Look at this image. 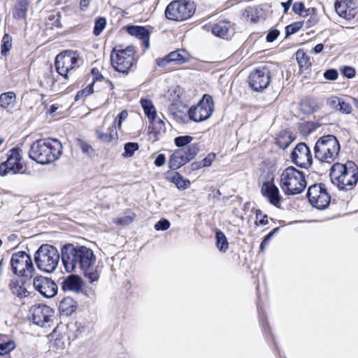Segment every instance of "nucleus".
I'll use <instances>...</instances> for the list:
<instances>
[{"instance_id": "32", "label": "nucleus", "mask_w": 358, "mask_h": 358, "mask_svg": "<svg viewBox=\"0 0 358 358\" xmlns=\"http://www.w3.org/2000/svg\"><path fill=\"white\" fill-rule=\"evenodd\" d=\"M330 103L331 105L335 106V108L343 113L350 114L352 112L351 105L342 99L333 97L330 100Z\"/></svg>"}, {"instance_id": "24", "label": "nucleus", "mask_w": 358, "mask_h": 358, "mask_svg": "<svg viewBox=\"0 0 358 358\" xmlns=\"http://www.w3.org/2000/svg\"><path fill=\"white\" fill-rule=\"evenodd\" d=\"M187 162H189L183 155V150H178L171 155L169 166L172 170H177Z\"/></svg>"}, {"instance_id": "56", "label": "nucleus", "mask_w": 358, "mask_h": 358, "mask_svg": "<svg viewBox=\"0 0 358 358\" xmlns=\"http://www.w3.org/2000/svg\"><path fill=\"white\" fill-rule=\"evenodd\" d=\"M343 72L345 76L348 78H352L355 76V70L352 67L345 66Z\"/></svg>"}, {"instance_id": "63", "label": "nucleus", "mask_w": 358, "mask_h": 358, "mask_svg": "<svg viewBox=\"0 0 358 358\" xmlns=\"http://www.w3.org/2000/svg\"><path fill=\"white\" fill-rule=\"evenodd\" d=\"M268 243H264V239L262 241L260 245V249L262 251L264 250L265 246L267 245Z\"/></svg>"}, {"instance_id": "30", "label": "nucleus", "mask_w": 358, "mask_h": 358, "mask_svg": "<svg viewBox=\"0 0 358 358\" xmlns=\"http://www.w3.org/2000/svg\"><path fill=\"white\" fill-rule=\"evenodd\" d=\"M29 0H17L13 12V17L17 19L25 17Z\"/></svg>"}, {"instance_id": "31", "label": "nucleus", "mask_w": 358, "mask_h": 358, "mask_svg": "<svg viewBox=\"0 0 358 358\" xmlns=\"http://www.w3.org/2000/svg\"><path fill=\"white\" fill-rule=\"evenodd\" d=\"M16 101V95L13 92L3 93L0 95V106L5 109L13 107Z\"/></svg>"}, {"instance_id": "60", "label": "nucleus", "mask_w": 358, "mask_h": 358, "mask_svg": "<svg viewBox=\"0 0 358 358\" xmlns=\"http://www.w3.org/2000/svg\"><path fill=\"white\" fill-rule=\"evenodd\" d=\"M278 228L273 229L271 232H269L264 238V243H268L272 236L278 231Z\"/></svg>"}, {"instance_id": "19", "label": "nucleus", "mask_w": 358, "mask_h": 358, "mask_svg": "<svg viewBox=\"0 0 358 358\" xmlns=\"http://www.w3.org/2000/svg\"><path fill=\"white\" fill-rule=\"evenodd\" d=\"M261 192L268 201L273 206L279 207L282 201V196L277 186L273 182H265L262 184Z\"/></svg>"}, {"instance_id": "58", "label": "nucleus", "mask_w": 358, "mask_h": 358, "mask_svg": "<svg viewBox=\"0 0 358 358\" xmlns=\"http://www.w3.org/2000/svg\"><path fill=\"white\" fill-rule=\"evenodd\" d=\"M324 50V45L322 43L317 44L311 50L310 53L319 54Z\"/></svg>"}, {"instance_id": "41", "label": "nucleus", "mask_w": 358, "mask_h": 358, "mask_svg": "<svg viewBox=\"0 0 358 358\" xmlns=\"http://www.w3.org/2000/svg\"><path fill=\"white\" fill-rule=\"evenodd\" d=\"M15 348V343L13 340H8L0 343V355H4Z\"/></svg>"}, {"instance_id": "9", "label": "nucleus", "mask_w": 358, "mask_h": 358, "mask_svg": "<svg viewBox=\"0 0 358 358\" xmlns=\"http://www.w3.org/2000/svg\"><path fill=\"white\" fill-rule=\"evenodd\" d=\"M13 272L27 279L32 278L35 268L30 256L25 252H18L13 254L10 259Z\"/></svg>"}, {"instance_id": "11", "label": "nucleus", "mask_w": 358, "mask_h": 358, "mask_svg": "<svg viewBox=\"0 0 358 358\" xmlns=\"http://www.w3.org/2000/svg\"><path fill=\"white\" fill-rule=\"evenodd\" d=\"M307 196L310 203L317 209H324L330 203V195L321 183L311 185L308 188Z\"/></svg>"}, {"instance_id": "42", "label": "nucleus", "mask_w": 358, "mask_h": 358, "mask_svg": "<svg viewBox=\"0 0 358 358\" xmlns=\"http://www.w3.org/2000/svg\"><path fill=\"white\" fill-rule=\"evenodd\" d=\"M193 141V137L185 135V136H180L174 139L175 145L178 148L185 147L191 143Z\"/></svg>"}, {"instance_id": "52", "label": "nucleus", "mask_w": 358, "mask_h": 358, "mask_svg": "<svg viewBox=\"0 0 358 358\" xmlns=\"http://www.w3.org/2000/svg\"><path fill=\"white\" fill-rule=\"evenodd\" d=\"M256 224L260 225H265L268 223L267 215H262L260 210H256Z\"/></svg>"}, {"instance_id": "59", "label": "nucleus", "mask_w": 358, "mask_h": 358, "mask_svg": "<svg viewBox=\"0 0 358 358\" xmlns=\"http://www.w3.org/2000/svg\"><path fill=\"white\" fill-rule=\"evenodd\" d=\"M292 0H287V2H282L281 5L282 8H284V13H286L287 10H289L291 4H292Z\"/></svg>"}, {"instance_id": "12", "label": "nucleus", "mask_w": 358, "mask_h": 358, "mask_svg": "<svg viewBox=\"0 0 358 358\" xmlns=\"http://www.w3.org/2000/svg\"><path fill=\"white\" fill-rule=\"evenodd\" d=\"M30 311L35 324L45 328L50 327L55 314L52 308L46 305L38 304L32 306Z\"/></svg>"}, {"instance_id": "15", "label": "nucleus", "mask_w": 358, "mask_h": 358, "mask_svg": "<svg viewBox=\"0 0 358 358\" xmlns=\"http://www.w3.org/2000/svg\"><path fill=\"white\" fill-rule=\"evenodd\" d=\"M117 120L113 116L107 115L103 124L96 129L99 139L103 143H110L117 139Z\"/></svg>"}, {"instance_id": "54", "label": "nucleus", "mask_w": 358, "mask_h": 358, "mask_svg": "<svg viewBox=\"0 0 358 358\" xmlns=\"http://www.w3.org/2000/svg\"><path fill=\"white\" fill-rule=\"evenodd\" d=\"M279 34L280 32L276 29L270 31L266 36L267 42L271 43L274 41L278 37Z\"/></svg>"}, {"instance_id": "53", "label": "nucleus", "mask_w": 358, "mask_h": 358, "mask_svg": "<svg viewBox=\"0 0 358 358\" xmlns=\"http://www.w3.org/2000/svg\"><path fill=\"white\" fill-rule=\"evenodd\" d=\"M338 76V72L335 69H328L324 73V77L329 80H335Z\"/></svg>"}, {"instance_id": "51", "label": "nucleus", "mask_w": 358, "mask_h": 358, "mask_svg": "<svg viewBox=\"0 0 358 358\" xmlns=\"http://www.w3.org/2000/svg\"><path fill=\"white\" fill-rule=\"evenodd\" d=\"M170 227V222L169 220L163 219L157 222L155 225V229L157 231L167 230Z\"/></svg>"}, {"instance_id": "49", "label": "nucleus", "mask_w": 358, "mask_h": 358, "mask_svg": "<svg viewBox=\"0 0 358 358\" xmlns=\"http://www.w3.org/2000/svg\"><path fill=\"white\" fill-rule=\"evenodd\" d=\"M78 145L80 148V149L82 150L83 153H85L89 155H91L93 154L94 150L92 148V146L90 145H89L87 143H86L83 141L79 140Z\"/></svg>"}, {"instance_id": "6", "label": "nucleus", "mask_w": 358, "mask_h": 358, "mask_svg": "<svg viewBox=\"0 0 358 358\" xmlns=\"http://www.w3.org/2000/svg\"><path fill=\"white\" fill-rule=\"evenodd\" d=\"M58 250L49 244H43L34 255V260L39 270L45 273H52L59 262Z\"/></svg>"}, {"instance_id": "39", "label": "nucleus", "mask_w": 358, "mask_h": 358, "mask_svg": "<svg viewBox=\"0 0 358 358\" xmlns=\"http://www.w3.org/2000/svg\"><path fill=\"white\" fill-rule=\"evenodd\" d=\"M215 159V153H209L202 161L192 164L194 169L210 166Z\"/></svg>"}, {"instance_id": "3", "label": "nucleus", "mask_w": 358, "mask_h": 358, "mask_svg": "<svg viewBox=\"0 0 358 358\" xmlns=\"http://www.w3.org/2000/svg\"><path fill=\"white\" fill-rule=\"evenodd\" d=\"M331 182L339 189H348L354 187L358 180V167L351 161L346 164L335 163L329 173Z\"/></svg>"}, {"instance_id": "4", "label": "nucleus", "mask_w": 358, "mask_h": 358, "mask_svg": "<svg viewBox=\"0 0 358 358\" xmlns=\"http://www.w3.org/2000/svg\"><path fill=\"white\" fill-rule=\"evenodd\" d=\"M280 185L286 195L301 194L306 187L305 173L294 166H289L280 174Z\"/></svg>"}, {"instance_id": "35", "label": "nucleus", "mask_w": 358, "mask_h": 358, "mask_svg": "<svg viewBox=\"0 0 358 358\" xmlns=\"http://www.w3.org/2000/svg\"><path fill=\"white\" fill-rule=\"evenodd\" d=\"M292 141L291 135L287 131H283L277 136L275 143L280 148L285 149L291 144Z\"/></svg>"}, {"instance_id": "45", "label": "nucleus", "mask_w": 358, "mask_h": 358, "mask_svg": "<svg viewBox=\"0 0 358 358\" xmlns=\"http://www.w3.org/2000/svg\"><path fill=\"white\" fill-rule=\"evenodd\" d=\"M138 148L139 145L137 143H127L124 145V152L123 155L125 157H130L134 155V152L136 151Z\"/></svg>"}, {"instance_id": "33", "label": "nucleus", "mask_w": 358, "mask_h": 358, "mask_svg": "<svg viewBox=\"0 0 358 358\" xmlns=\"http://www.w3.org/2000/svg\"><path fill=\"white\" fill-rule=\"evenodd\" d=\"M141 104L149 120L154 121L157 112L152 101L148 99H141Z\"/></svg>"}, {"instance_id": "29", "label": "nucleus", "mask_w": 358, "mask_h": 358, "mask_svg": "<svg viewBox=\"0 0 358 358\" xmlns=\"http://www.w3.org/2000/svg\"><path fill=\"white\" fill-rule=\"evenodd\" d=\"M230 24L227 22L220 21L212 27V33L219 37H227L229 35Z\"/></svg>"}, {"instance_id": "62", "label": "nucleus", "mask_w": 358, "mask_h": 358, "mask_svg": "<svg viewBox=\"0 0 358 358\" xmlns=\"http://www.w3.org/2000/svg\"><path fill=\"white\" fill-rule=\"evenodd\" d=\"M92 73L95 76L96 80H99V78H102L101 75H99V71L96 69H92Z\"/></svg>"}, {"instance_id": "5", "label": "nucleus", "mask_w": 358, "mask_h": 358, "mask_svg": "<svg viewBox=\"0 0 358 358\" xmlns=\"http://www.w3.org/2000/svg\"><path fill=\"white\" fill-rule=\"evenodd\" d=\"M340 150V143L334 136H324L315 145V157L319 161L330 164L338 158Z\"/></svg>"}, {"instance_id": "64", "label": "nucleus", "mask_w": 358, "mask_h": 358, "mask_svg": "<svg viewBox=\"0 0 358 358\" xmlns=\"http://www.w3.org/2000/svg\"><path fill=\"white\" fill-rule=\"evenodd\" d=\"M354 101L355 103L356 106L358 108V101L355 99H354Z\"/></svg>"}, {"instance_id": "48", "label": "nucleus", "mask_w": 358, "mask_h": 358, "mask_svg": "<svg viewBox=\"0 0 358 358\" xmlns=\"http://www.w3.org/2000/svg\"><path fill=\"white\" fill-rule=\"evenodd\" d=\"M292 10L296 14H299L300 15H305L307 14L304 4L302 2H295L292 6Z\"/></svg>"}, {"instance_id": "14", "label": "nucleus", "mask_w": 358, "mask_h": 358, "mask_svg": "<svg viewBox=\"0 0 358 358\" xmlns=\"http://www.w3.org/2000/svg\"><path fill=\"white\" fill-rule=\"evenodd\" d=\"M21 159L20 149L13 148L10 150L7 160L0 164V174L6 176L10 172L14 174L22 173L24 166Z\"/></svg>"}, {"instance_id": "25", "label": "nucleus", "mask_w": 358, "mask_h": 358, "mask_svg": "<svg viewBox=\"0 0 358 358\" xmlns=\"http://www.w3.org/2000/svg\"><path fill=\"white\" fill-rule=\"evenodd\" d=\"M50 348L56 350H62L65 348L64 336L56 328L49 335Z\"/></svg>"}, {"instance_id": "8", "label": "nucleus", "mask_w": 358, "mask_h": 358, "mask_svg": "<svg viewBox=\"0 0 358 358\" xmlns=\"http://www.w3.org/2000/svg\"><path fill=\"white\" fill-rule=\"evenodd\" d=\"M196 6L193 2L185 0L171 1L165 10L167 19L174 21H185L189 19L195 13Z\"/></svg>"}, {"instance_id": "7", "label": "nucleus", "mask_w": 358, "mask_h": 358, "mask_svg": "<svg viewBox=\"0 0 358 358\" xmlns=\"http://www.w3.org/2000/svg\"><path fill=\"white\" fill-rule=\"evenodd\" d=\"M136 51L133 46L122 48L115 46L110 53V62L113 68L117 72L127 74L135 64Z\"/></svg>"}, {"instance_id": "38", "label": "nucleus", "mask_w": 358, "mask_h": 358, "mask_svg": "<svg viewBox=\"0 0 358 358\" xmlns=\"http://www.w3.org/2000/svg\"><path fill=\"white\" fill-rule=\"evenodd\" d=\"M199 151V147L197 143L189 145L185 150H183V155L188 162L193 159Z\"/></svg>"}, {"instance_id": "26", "label": "nucleus", "mask_w": 358, "mask_h": 358, "mask_svg": "<svg viewBox=\"0 0 358 358\" xmlns=\"http://www.w3.org/2000/svg\"><path fill=\"white\" fill-rule=\"evenodd\" d=\"M77 302L71 297H66L59 303V309L65 315H70L76 311Z\"/></svg>"}, {"instance_id": "44", "label": "nucleus", "mask_w": 358, "mask_h": 358, "mask_svg": "<svg viewBox=\"0 0 358 358\" xmlns=\"http://www.w3.org/2000/svg\"><path fill=\"white\" fill-rule=\"evenodd\" d=\"M303 25V22H296L285 27L286 37L292 35L299 31Z\"/></svg>"}, {"instance_id": "28", "label": "nucleus", "mask_w": 358, "mask_h": 358, "mask_svg": "<svg viewBox=\"0 0 358 358\" xmlns=\"http://www.w3.org/2000/svg\"><path fill=\"white\" fill-rule=\"evenodd\" d=\"M150 135H152L155 140H158L159 136L166 131L164 122L161 119L156 120L155 117L154 121L150 120Z\"/></svg>"}, {"instance_id": "47", "label": "nucleus", "mask_w": 358, "mask_h": 358, "mask_svg": "<svg viewBox=\"0 0 358 358\" xmlns=\"http://www.w3.org/2000/svg\"><path fill=\"white\" fill-rule=\"evenodd\" d=\"M106 20L104 17H99L95 22L94 34L99 36L106 27Z\"/></svg>"}, {"instance_id": "37", "label": "nucleus", "mask_w": 358, "mask_h": 358, "mask_svg": "<svg viewBox=\"0 0 358 358\" xmlns=\"http://www.w3.org/2000/svg\"><path fill=\"white\" fill-rule=\"evenodd\" d=\"M134 218V214L132 213H125L123 215L117 217L113 220L116 224L126 226L131 223Z\"/></svg>"}, {"instance_id": "23", "label": "nucleus", "mask_w": 358, "mask_h": 358, "mask_svg": "<svg viewBox=\"0 0 358 358\" xmlns=\"http://www.w3.org/2000/svg\"><path fill=\"white\" fill-rule=\"evenodd\" d=\"M188 59V54L185 50H178L169 53L165 58L162 59L160 62H158V65H164L166 63L170 62L182 64L186 62Z\"/></svg>"}, {"instance_id": "13", "label": "nucleus", "mask_w": 358, "mask_h": 358, "mask_svg": "<svg viewBox=\"0 0 358 358\" xmlns=\"http://www.w3.org/2000/svg\"><path fill=\"white\" fill-rule=\"evenodd\" d=\"M78 56L75 52L64 51L59 54L55 58V68L57 73L68 78V73L74 68L78 62Z\"/></svg>"}, {"instance_id": "40", "label": "nucleus", "mask_w": 358, "mask_h": 358, "mask_svg": "<svg viewBox=\"0 0 358 358\" xmlns=\"http://www.w3.org/2000/svg\"><path fill=\"white\" fill-rule=\"evenodd\" d=\"M10 289L13 294L20 297H24L27 296V290L22 285H19L17 282H12L10 285Z\"/></svg>"}, {"instance_id": "17", "label": "nucleus", "mask_w": 358, "mask_h": 358, "mask_svg": "<svg viewBox=\"0 0 358 358\" xmlns=\"http://www.w3.org/2000/svg\"><path fill=\"white\" fill-rule=\"evenodd\" d=\"M291 159L296 166L308 168L312 164V155L309 148L303 143H299L291 154Z\"/></svg>"}, {"instance_id": "50", "label": "nucleus", "mask_w": 358, "mask_h": 358, "mask_svg": "<svg viewBox=\"0 0 358 358\" xmlns=\"http://www.w3.org/2000/svg\"><path fill=\"white\" fill-rule=\"evenodd\" d=\"M94 83L88 85L85 89L78 92L76 95L77 99L80 97L88 96L94 92L93 90Z\"/></svg>"}, {"instance_id": "46", "label": "nucleus", "mask_w": 358, "mask_h": 358, "mask_svg": "<svg viewBox=\"0 0 358 358\" xmlns=\"http://www.w3.org/2000/svg\"><path fill=\"white\" fill-rule=\"evenodd\" d=\"M169 112L171 113L173 118L178 122H185L186 115L180 110L176 111L175 104H173L169 107Z\"/></svg>"}, {"instance_id": "36", "label": "nucleus", "mask_w": 358, "mask_h": 358, "mask_svg": "<svg viewBox=\"0 0 358 358\" xmlns=\"http://www.w3.org/2000/svg\"><path fill=\"white\" fill-rule=\"evenodd\" d=\"M215 238L217 248L220 251L226 252L229 248V243L224 234L222 231L217 230Z\"/></svg>"}, {"instance_id": "1", "label": "nucleus", "mask_w": 358, "mask_h": 358, "mask_svg": "<svg viewBox=\"0 0 358 358\" xmlns=\"http://www.w3.org/2000/svg\"><path fill=\"white\" fill-rule=\"evenodd\" d=\"M62 261L67 273L82 271L91 283L100 278L101 267L95 265L96 257L87 247L66 244L62 249Z\"/></svg>"}, {"instance_id": "43", "label": "nucleus", "mask_w": 358, "mask_h": 358, "mask_svg": "<svg viewBox=\"0 0 358 358\" xmlns=\"http://www.w3.org/2000/svg\"><path fill=\"white\" fill-rule=\"evenodd\" d=\"M12 48V38L8 34H5L2 38L1 54L6 56Z\"/></svg>"}, {"instance_id": "21", "label": "nucleus", "mask_w": 358, "mask_h": 358, "mask_svg": "<svg viewBox=\"0 0 358 358\" xmlns=\"http://www.w3.org/2000/svg\"><path fill=\"white\" fill-rule=\"evenodd\" d=\"M164 177L167 180L175 184L178 189L181 190L189 188L191 184L189 180L184 179L178 172L166 171L164 173Z\"/></svg>"}, {"instance_id": "34", "label": "nucleus", "mask_w": 358, "mask_h": 358, "mask_svg": "<svg viewBox=\"0 0 358 358\" xmlns=\"http://www.w3.org/2000/svg\"><path fill=\"white\" fill-rule=\"evenodd\" d=\"M296 59L301 69L307 70L311 65L309 56L303 50H298L296 51Z\"/></svg>"}, {"instance_id": "57", "label": "nucleus", "mask_w": 358, "mask_h": 358, "mask_svg": "<svg viewBox=\"0 0 358 358\" xmlns=\"http://www.w3.org/2000/svg\"><path fill=\"white\" fill-rule=\"evenodd\" d=\"M128 116V113L127 110H122L118 116V122H117V127L119 129H121V124L122 121H124L125 119H127Z\"/></svg>"}, {"instance_id": "27", "label": "nucleus", "mask_w": 358, "mask_h": 358, "mask_svg": "<svg viewBox=\"0 0 358 358\" xmlns=\"http://www.w3.org/2000/svg\"><path fill=\"white\" fill-rule=\"evenodd\" d=\"M351 0H336L335 2V10L338 15L342 17L348 18L350 15V8L352 6Z\"/></svg>"}, {"instance_id": "55", "label": "nucleus", "mask_w": 358, "mask_h": 358, "mask_svg": "<svg viewBox=\"0 0 358 358\" xmlns=\"http://www.w3.org/2000/svg\"><path fill=\"white\" fill-rule=\"evenodd\" d=\"M165 155L164 154H159L157 156L154 163L156 166L160 167L165 164Z\"/></svg>"}, {"instance_id": "2", "label": "nucleus", "mask_w": 358, "mask_h": 358, "mask_svg": "<svg viewBox=\"0 0 358 358\" xmlns=\"http://www.w3.org/2000/svg\"><path fill=\"white\" fill-rule=\"evenodd\" d=\"M62 149V145L57 139H40L31 144L29 156L38 164H48L60 157Z\"/></svg>"}, {"instance_id": "10", "label": "nucleus", "mask_w": 358, "mask_h": 358, "mask_svg": "<svg viewBox=\"0 0 358 358\" xmlns=\"http://www.w3.org/2000/svg\"><path fill=\"white\" fill-rule=\"evenodd\" d=\"M214 109V103L211 96L204 94L201 101L188 110V116L194 122H201L210 117Z\"/></svg>"}, {"instance_id": "20", "label": "nucleus", "mask_w": 358, "mask_h": 358, "mask_svg": "<svg viewBox=\"0 0 358 358\" xmlns=\"http://www.w3.org/2000/svg\"><path fill=\"white\" fill-rule=\"evenodd\" d=\"M83 287V280L78 275L71 274L65 278L62 283V289L64 291L80 293Z\"/></svg>"}, {"instance_id": "61", "label": "nucleus", "mask_w": 358, "mask_h": 358, "mask_svg": "<svg viewBox=\"0 0 358 358\" xmlns=\"http://www.w3.org/2000/svg\"><path fill=\"white\" fill-rule=\"evenodd\" d=\"M91 0H81L80 1V6L83 9L87 8L90 5Z\"/></svg>"}, {"instance_id": "18", "label": "nucleus", "mask_w": 358, "mask_h": 358, "mask_svg": "<svg viewBox=\"0 0 358 358\" xmlns=\"http://www.w3.org/2000/svg\"><path fill=\"white\" fill-rule=\"evenodd\" d=\"M34 288L43 296L52 298L57 293V285L50 278L44 276H37L34 278Z\"/></svg>"}, {"instance_id": "22", "label": "nucleus", "mask_w": 358, "mask_h": 358, "mask_svg": "<svg viewBox=\"0 0 358 358\" xmlns=\"http://www.w3.org/2000/svg\"><path fill=\"white\" fill-rule=\"evenodd\" d=\"M127 31L130 35L139 38L146 49L149 48L150 34L145 28L138 26H131L127 28Z\"/></svg>"}, {"instance_id": "16", "label": "nucleus", "mask_w": 358, "mask_h": 358, "mask_svg": "<svg viewBox=\"0 0 358 358\" xmlns=\"http://www.w3.org/2000/svg\"><path fill=\"white\" fill-rule=\"evenodd\" d=\"M270 72L266 67L256 69L249 76V85L257 92L266 88L270 83Z\"/></svg>"}]
</instances>
